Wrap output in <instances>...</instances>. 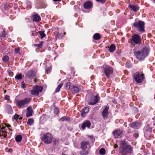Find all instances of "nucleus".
Segmentation results:
<instances>
[{"label": "nucleus", "mask_w": 155, "mask_h": 155, "mask_svg": "<svg viewBox=\"0 0 155 155\" xmlns=\"http://www.w3.org/2000/svg\"><path fill=\"white\" fill-rule=\"evenodd\" d=\"M120 153L122 155H131L133 148L125 141L121 140L120 143Z\"/></svg>", "instance_id": "obj_1"}, {"label": "nucleus", "mask_w": 155, "mask_h": 155, "mask_svg": "<svg viewBox=\"0 0 155 155\" xmlns=\"http://www.w3.org/2000/svg\"><path fill=\"white\" fill-rule=\"evenodd\" d=\"M149 51V49L145 47L143 48L142 50L135 51L134 53L138 59L142 60L148 55Z\"/></svg>", "instance_id": "obj_2"}, {"label": "nucleus", "mask_w": 155, "mask_h": 155, "mask_svg": "<svg viewBox=\"0 0 155 155\" xmlns=\"http://www.w3.org/2000/svg\"><path fill=\"white\" fill-rule=\"evenodd\" d=\"M31 100V98H25L22 100H17L15 102L18 108H23L28 106Z\"/></svg>", "instance_id": "obj_3"}, {"label": "nucleus", "mask_w": 155, "mask_h": 155, "mask_svg": "<svg viewBox=\"0 0 155 155\" xmlns=\"http://www.w3.org/2000/svg\"><path fill=\"white\" fill-rule=\"evenodd\" d=\"M90 142L89 141H86L85 140L82 141L80 143V148L82 150L80 151V154L81 155H87L88 154L87 151H85L87 148V146L89 145Z\"/></svg>", "instance_id": "obj_4"}, {"label": "nucleus", "mask_w": 155, "mask_h": 155, "mask_svg": "<svg viewBox=\"0 0 155 155\" xmlns=\"http://www.w3.org/2000/svg\"><path fill=\"white\" fill-rule=\"evenodd\" d=\"M41 139L45 143L48 144L51 143L52 137L50 133H48L45 134H42L41 137Z\"/></svg>", "instance_id": "obj_5"}, {"label": "nucleus", "mask_w": 155, "mask_h": 155, "mask_svg": "<svg viewBox=\"0 0 155 155\" xmlns=\"http://www.w3.org/2000/svg\"><path fill=\"white\" fill-rule=\"evenodd\" d=\"M144 25L143 21H139L135 22L133 24V26L137 28L140 32H145Z\"/></svg>", "instance_id": "obj_6"}, {"label": "nucleus", "mask_w": 155, "mask_h": 155, "mask_svg": "<svg viewBox=\"0 0 155 155\" xmlns=\"http://www.w3.org/2000/svg\"><path fill=\"white\" fill-rule=\"evenodd\" d=\"M135 80L137 83H141L144 78V74H140L139 72L135 73L134 76Z\"/></svg>", "instance_id": "obj_7"}, {"label": "nucleus", "mask_w": 155, "mask_h": 155, "mask_svg": "<svg viewBox=\"0 0 155 155\" xmlns=\"http://www.w3.org/2000/svg\"><path fill=\"white\" fill-rule=\"evenodd\" d=\"M5 127H1L0 126V136H3L5 138L7 136V133L8 132L7 130H10L9 127H11V126L9 124L6 125Z\"/></svg>", "instance_id": "obj_8"}, {"label": "nucleus", "mask_w": 155, "mask_h": 155, "mask_svg": "<svg viewBox=\"0 0 155 155\" xmlns=\"http://www.w3.org/2000/svg\"><path fill=\"white\" fill-rule=\"evenodd\" d=\"M131 41V43H134L136 45L140 44L141 41L140 36L137 34H135L132 36Z\"/></svg>", "instance_id": "obj_9"}, {"label": "nucleus", "mask_w": 155, "mask_h": 155, "mask_svg": "<svg viewBox=\"0 0 155 155\" xmlns=\"http://www.w3.org/2000/svg\"><path fill=\"white\" fill-rule=\"evenodd\" d=\"M104 72L107 77L109 78H110V74L113 73V70L111 67L108 66L104 69Z\"/></svg>", "instance_id": "obj_10"}, {"label": "nucleus", "mask_w": 155, "mask_h": 155, "mask_svg": "<svg viewBox=\"0 0 155 155\" xmlns=\"http://www.w3.org/2000/svg\"><path fill=\"white\" fill-rule=\"evenodd\" d=\"M98 94L96 95L95 96H91L90 98L89 103L88 104L93 105L96 104L98 101Z\"/></svg>", "instance_id": "obj_11"}, {"label": "nucleus", "mask_w": 155, "mask_h": 155, "mask_svg": "<svg viewBox=\"0 0 155 155\" xmlns=\"http://www.w3.org/2000/svg\"><path fill=\"white\" fill-rule=\"evenodd\" d=\"M109 108L108 107H106L102 112V115L104 119V120L107 119H108V115L109 114V112H108Z\"/></svg>", "instance_id": "obj_12"}, {"label": "nucleus", "mask_w": 155, "mask_h": 155, "mask_svg": "<svg viewBox=\"0 0 155 155\" xmlns=\"http://www.w3.org/2000/svg\"><path fill=\"white\" fill-rule=\"evenodd\" d=\"M113 134L115 137L120 138L122 135V130H117L113 131Z\"/></svg>", "instance_id": "obj_13"}, {"label": "nucleus", "mask_w": 155, "mask_h": 155, "mask_svg": "<svg viewBox=\"0 0 155 155\" xmlns=\"http://www.w3.org/2000/svg\"><path fill=\"white\" fill-rule=\"evenodd\" d=\"M91 125V123L89 120H86L82 124L81 127L82 129L84 130L86 127L89 128Z\"/></svg>", "instance_id": "obj_14"}, {"label": "nucleus", "mask_w": 155, "mask_h": 155, "mask_svg": "<svg viewBox=\"0 0 155 155\" xmlns=\"http://www.w3.org/2000/svg\"><path fill=\"white\" fill-rule=\"evenodd\" d=\"M26 75L29 78H32L35 76V74L33 71L29 70L26 72Z\"/></svg>", "instance_id": "obj_15"}, {"label": "nucleus", "mask_w": 155, "mask_h": 155, "mask_svg": "<svg viewBox=\"0 0 155 155\" xmlns=\"http://www.w3.org/2000/svg\"><path fill=\"white\" fill-rule=\"evenodd\" d=\"M32 115V109L31 107H28L27 108L26 112V117H28Z\"/></svg>", "instance_id": "obj_16"}, {"label": "nucleus", "mask_w": 155, "mask_h": 155, "mask_svg": "<svg viewBox=\"0 0 155 155\" xmlns=\"http://www.w3.org/2000/svg\"><path fill=\"white\" fill-rule=\"evenodd\" d=\"M93 4L91 2L88 1L86 2L84 5V7L86 9H89L92 6Z\"/></svg>", "instance_id": "obj_17"}, {"label": "nucleus", "mask_w": 155, "mask_h": 155, "mask_svg": "<svg viewBox=\"0 0 155 155\" xmlns=\"http://www.w3.org/2000/svg\"><path fill=\"white\" fill-rule=\"evenodd\" d=\"M129 7L132 10L135 12L137 11L139 9V7L138 5H134L131 4L129 5Z\"/></svg>", "instance_id": "obj_18"}, {"label": "nucleus", "mask_w": 155, "mask_h": 155, "mask_svg": "<svg viewBox=\"0 0 155 155\" xmlns=\"http://www.w3.org/2000/svg\"><path fill=\"white\" fill-rule=\"evenodd\" d=\"M140 125L139 123L138 122H134L130 123V127L134 129H137L139 127Z\"/></svg>", "instance_id": "obj_19"}, {"label": "nucleus", "mask_w": 155, "mask_h": 155, "mask_svg": "<svg viewBox=\"0 0 155 155\" xmlns=\"http://www.w3.org/2000/svg\"><path fill=\"white\" fill-rule=\"evenodd\" d=\"M71 91L72 94H74L78 93L79 91V89L77 87L73 86L71 88Z\"/></svg>", "instance_id": "obj_20"}, {"label": "nucleus", "mask_w": 155, "mask_h": 155, "mask_svg": "<svg viewBox=\"0 0 155 155\" xmlns=\"http://www.w3.org/2000/svg\"><path fill=\"white\" fill-rule=\"evenodd\" d=\"M89 111V108L88 107H85L82 110L81 116H84L85 114L87 113Z\"/></svg>", "instance_id": "obj_21"}, {"label": "nucleus", "mask_w": 155, "mask_h": 155, "mask_svg": "<svg viewBox=\"0 0 155 155\" xmlns=\"http://www.w3.org/2000/svg\"><path fill=\"white\" fill-rule=\"evenodd\" d=\"M41 20V18L39 16L38 14H35L33 16V21L38 22Z\"/></svg>", "instance_id": "obj_22"}, {"label": "nucleus", "mask_w": 155, "mask_h": 155, "mask_svg": "<svg viewBox=\"0 0 155 155\" xmlns=\"http://www.w3.org/2000/svg\"><path fill=\"white\" fill-rule=\"evenodd\" d=\"M35 89L37 92L38 94L40 92H41L43 90V88L41 86H38L37 85H35L34 87Z\"/></svg>", "instance_id": "obj_23"}, {"label": "nucleus", "mask_w": 155, "mask_h": 155, "mask_svg": "<svg viewBox=\"0 0 155 155\" xmlns=\"http://www.w3.org/2000/svg\"><path fill=\"white\" fill-rule=\"evenodd\" d=\"M115 45L114 44H112L109 48V51L110 52H113L115 51Z\"/></svg>", "instance_id": "obj_24"}, {"label": "nucleus", "mask_w": 155, "mask_h": 155, "mask_svg": "<svg viewBox=\"0 0 155 155\" xmlns=\"http://www.w3.org/2000/svg\"><path fill=\"white\" fill-rule=\"evenodd\" d=\"M70 118L66 117V116H64L63 117H61L60 119V120L62 121H66L68 122L70 120Z\"/></svg>", "instance_id": "obj_25"}, {"label": "nucleus", "mask_w": 155, "mask_h": 155, "mask_svg": "<svg viewBox=\"0 0 155 155\" xmlns=\"http://www.w3.org/2000/svg\"><path fill=\"white\" fill-rule=\"evenodd\" d=\"M93 38L95 40H98L101 38V37L99 33H96L94 35Z\"/></svg>", "instance_id": "obj_26"}, {"label": "nucleus", "mask_w": 155, "mask_h": 155, "mask_svg": "<svg viewBox=\"0 0 155 155\" xmlns=\"http://www.w3.org/2000/svg\"><path fill=\"white\" fill-rule=\"evenodd\" d=\"M22 138V137L21 135H18L16 137L15 139L17 142H20L21 141Z\"/></svg>", "instance_id": "obj_27"}, {"label": "nucleus", "mask_w": 155, "mask_h": 155, "mask_svg": "<svg viewBox=\"0 0 155 155\" xmlns=\"http://www.w3.org/2000/svg\"><path fill=\"white\" fill-rule=\"evenodd\" d=\"M7 111L8 113L9 114H12L13 112V110L12 108V107L8 105L7 106Z\"/></svg>", "instance_id": "obj_28"}, {"label": "nucleus", "mask_w": 155, "mask_h": 155, "mask_svg": "<svg viewBox=\"0 0 155 155\" xmlns=\"http://www.w3.org/2000/svg\"><path fill=\"white\" fill-rule=\"evenodd\" d=\"M31 94L33 95H36V96L38 95V94L36 90L35 89L34 87L33 88V89L31 90Z\"/></svg>", "instance_id": "obj_29"}, {"label": "nucleus", "mask_w": 155, "mask_h": 155, "mask_svg": "<svg viewBox=\"0 0 155 155\" xmlns=\"http://www.w3.org/2000/svg\"><path fill=\"white\" fill-rule=\"evenodd\" d=\"M14 52L15 53L18 54V55H20L21 54L20 52V48L19 47L16 48H15Z\"/></svg>", "instance_id": "obj_30"}, {"label": "nucleus", "mask_w": 155, "mask_h": 155, "mask_svg": "<svg viewBox=\"0 0 155 155\" xmlns=\"http://www.w3.org/2000/svg\"><path fill=\"white\" fill-rule=\"evenodd\" d=\"M43 43V41H41L39 44H35L34 45L35 47H37L39 48H41Z\"/></svg>", "instance_id": "obj_31"}, {"label": "nucleus", "mask_w": 155, "mask_h": 155, "mask_svg": "<svg viewBox=\"0 0 155 155\" xmlns=\"http://www.w3.org/2000/svg\"><path fill=\"white\" fill-rule=\"evenodd\" d=\"M39 33L40 35L41 38H43L46 36V35L45 34L44 31H41L39 32Z\"/></svg>", "instance_id": "obj_32"}, {"label": "nucleus", "mask_w": 155, "mask_h": 155, "mask_svg": "<svg viewBox=\"0 0 155 155\" xmlns=\"http://www.w3.org/2000/svg\"><path fill=\"white\" fill-rule=\"evenodd\" d=\"M99 153L101 155H104L105 153V150L104 148H101L99 151Z\"/></svg>", "instance_id": "obj_33"}, {"label": "nucleus", "mask_w": 155, "mask_h": 155, "mask_svg": "<svg viewBox=\"0 0 155 155\" xmlns=\"http://www.w3.org/2000/svg\"><path fill=\"white\" fill-rule=\"evenodd\" d=\"M34 120L31 118L28 119L27 124L29 125H31L33 123Z\"/></svg>", "instance_id": "obj_34"}, {"label": "nucleus", "mask_w": 155, "mask_h": 155, "mask_svg": "<svg viewBox=\"0 0 155 155\" xmlns=\"http://www.w3.org/2000/svg\"><path fill=\"white\" fill-rule=\"evenodd\" d=\"M22 75L21 74H19L18 75H16L15 77V78L16 79H17L18 80H20L22 78Z\"/></svg>", "instance_id": "obj_35"}, {"label": "nucleus", "mask_w": 155, "mask_h": 155, "mask_svg": "<svg viewBox=\"0 0 155 155\" xmlns=\"http://www.w3.org/2000/svg\"><path fill=\"white\" fill-rule=\"evenodd\" d=\"M71 85V84L70 82L67 83L65 84V88L67 89H69Z\"/></svg>", "instance_id": "obj_36"}, {"label": "nucleus", "mask_w": 155, "mask_h": 155, "mask_svg": "<svg viewBox=\"0 0 155 155\" xmlns=\"http://www.w3.org/2000/svg\"><path fill=\"white\" fill-rule=\"evenodd\" d=\"M3 60L4 61L7 62L8 60V56H5L3 57Z\"/></svg>", "instance_id": "obj_37"}, {"label": "nucleus", "mask_w": 155, "mask_h": 155, "mask_svg": "<svg viewBox=\"0 0 155 155\" xmlns=\"http://www.w3.org/2000/svg\"><path fill=\"white\" fill-rule=\"evenodd\" d=\"M51 69V68H49V67H47L46 68V71L47 74H48V73H50Z\"/></svg>", "instance_id": "obj_38"}, {"label": "nucleus", "mask_w": 155, "mask_h": 155, "mask_svg": "<svg viewBox=\"0 0 155 155\" xmlns=\"http://www.w3.org/2000/svg\"><path fill=\"white\" fill-rule=\"evenodd\" d=\"M54 113L56 115H57L58 114V107H56L54 110Z\"/></svg>", "instance_id": "obj_39"}, {"label": "nucleus", "mask_w": 155, "mask_h": 155, "mask_svg": "<svg viewBox=\"0 0 155 155\" xmlns=\"http://www.w3.org/2000/svg\"><path fill=\"white\" fill-rule=\"evenodd\" d=\"M6 36L5 32V31H3L2 32V34L1 35V36L2 37H5Z\"/></svg>", "instance_id": "obj_40"}, {"label": "nucleus", "mask_w": 155, "mask_h": 155, "mask_svg": "<svg viewBox=\"0 0 155 155\" xmlns=\"http://www.w3.org/2000/svg\"><path fill=\"white\" fill-rule=\"evenodd\" d=\"M97 2H100L102 4H104L106 2V0H96Z\"/></svg>", "instance_id": "obj_41"}, {"label": "nucleus", "mask_w": 155, "mask_h": 155, "mask_svg": "<svg viewBox=\"0 0 155 155\" xmlns=\"http://www.w3.org/2000/svg\"><path fill=\"white\" fill-rule=\"evenodd\" d=\"M10 96L8 95H5L4 97V99L6 100H9L10 99Z\"/></svg>", "instance_id": "obj_42"}, {"label": "nucleus", "mask_w": 155, "mask_h": 155, "mask_svg": "<svg viewBox=\"0 0 155 155\" xmlns=\"http://www.w3.org/2000/svg\"><path fill=\"white\" fill-rule=\"evenodd\" d=\"M21 87L22 88H24L26 87L25 84H24L23 82H22L21 83Z\"/></svg>", "instance_id": "obj_43"}, {"label": "nucleus", "mask_w": 155, "mask_h": 155, "mask_svg": "<svg viewBox=\"0 0 155 155\" xmlns=\"http://www.w3.org/2000/svg\"><path fill=\"white\" fill-rule=\"evenodd\" d=\"M8 71L10 76H12L13 75V73L12 72L10 71Z\"/></svg>", "instance_id": "obj_44"}, {"label": "nucleus", "mask_w": 155, "mask_h": 155, "mask_svg": "<svg viewBox=\"0 0 155 155\" xmlns=\"http://www.w3.org/2000/svg\"><path fill=\"white\" fill-rule=\"evenodd\" d=\"M18 115L17 114H15V115L14 116V119H17L18 118Z\"/></svg>", "instance_id": "obj_45"}, {"label": "nucleus", "mask_w": 155, "mask_h": 155, "mask_svg": "<svg viewBox=\"0 0 155 155\" xmlns=\"http://www.w3.org/2000/svg\"><path fill=\"white\" fill-rule=\"evenodd\" d=\"M63 85V83H61L59 85V91H60V89L62 87Z\"/></svg>", "instance_id": "obj_46"}, {"label": "nucleus", "mask_w": 155, "mask_h": 155, "mask_svg": "<svg viewBox=\"0 0 155 155\" xmlns=\"http://www.w3.org/2000/svg\"><path fill=\"white\" fill-rule=\"evenodd\" d=\"M65 34V32H64L63 34H59V36L60 37H63L64 35Z\"/></svg>", "instance_id": "obj_47"}, {"label": "nucleus", "mask_w": 155, "mask_h": 155, "mask_svg": "<svg viewBox=\"0 0 155 155\" xmlns=\"http://www.w3.org/2000/svg\"><path fill=\"white\" fill-rule=\"evenodd\" d=\"M36 34V33L35 31H31V35L32 36H35Z\"/></svg>", "instance_id": "obj_48"}, {"label": "nucleus", "mask_w": 155, "mask_h": 155, "mask_svg": "<svg viewBox=\"0 0 155 155\" xmlns=\"http://www.w3.org/2000/svg\"><path fill=\"white\" fill-rule=\"evenodd\" d=\"M118 147V145L117 144H115L114 146V147L115 149L117 148Z\"/></svg>", "instance_id": "obj_49"}, {"label": "nucleus", "mask_w": 155, "mask_h": 155, "mask_svg": "<svg viewBox=\"0 0 155 155\" xmlns=\"http://www.w3.org/2000/svg\"><path fill=\"white\" fill-rule=\"evenodd\" d=\"M58 92V87L56 88L54 93H57Z\"/></svg>", "instance_id": "obj_50"}, {"label": "nucleus", "mask_w": 155, "mask_h": 155, "mask_svg": "<svg viewBox=\"0 0 155 155\" xmlns=\"http://www.w3.org/2000/svg\"><path fill=\"white\" fill-rule=\"evenodd\" d=\"M48 49L49 51H50L51 50V48L50 47H49L48 48Z\"/></svg>", "instance_id": "obj_51"}, {"label": "nucleus", "mask_w": 155, "mask_h": 155, "mask_svg": "<svg viewBox=\"0 0 155 155\" xmlns=\"http://www.w3.org/2000/svg\"><path fill=\"white\" fill-rule=\"evenodd\" d=\"M9 151L10 152H11L12 151V150L11 149H10L9 150Z\"/></svg>", "instance_id": "obj_52"}, {"label": "nucleus", "mask_w": 155, "mask_h": 155, "mask_svg": "<svg viewBox=\"0 0 155 155\" xmlns=\"http://www.w3.org/2000/svg\"><path fill=\"white\" fill-rule=\"evenodd\" d=\"M27 8H28H28H31V6H28L27 7Z\"/></svg>", "instance_id": "obj_53"}, {"label": "nucleus", "mask_w": 155, "mask_h": 155, "mask_svg": "<svg viewBox=\"0 0 155 155\" xmlns=\"http://www.w3.org/2000/svg\"><path fill=\"white\" fill-rule=\"evenodd\" d=\"M61 155H66V154H65V153H62Z\"/></svg>", "instance_id": "obj_54"}, {"label": "nucleus", "mask_w": 155, "mask_h": 155, "mask_svg": "<svg viewBox=\"0 0 155 155\" xmlns=\"http://www.w3.org/2000/svg\"><path fill=\"white\" fill-rule=\"evenodd\" d=\"M113 102L114 103H115V104H116V103H117V102H116L115 101H113Z\"/></svg>", "instance_id": "obj_55"}, {"label": "nucleus", "mask_w": 155, "mask_h": 155, "mask_svg": "<svg viewBox=\"0 0 155 155\" xmlns=\"http://www.w3.org/2000/svg\"><path fill=\"white\" fill-rule=\"evenodd\" d=\"M149 131H151V130H152L151 129H149Z\"/></svg>", "instance_id": "obj_56"}, {"label": "nucleus", "mask_w": 155, "mask_h": 155, "mask_svg": "<svg viewBox=\"0 0 155 155\" xmlns=\"http://www.w3.org/2000/svg\"><path fill=\"white\" fill-rule=\"evenodd\" d=\"M53 0L55 2L58 1V0Z\"/></svg>", "instance_id": "obj_57"}, {"label": "nucleus", "mask_w": 155, "mask_h": 155, "mask_svg": "<svg viewBox=\"0 0 155 155\" xmlns=\"http://www.w3.org/2000/svg\"><path fill=\"white\" fill-rule=\"evenodd\" d=\"M48 58H50V55H48Z\"/></svg>", "instance_id": "obj_58"}, {"label": "nucleus", "mask_w": 155, "mask_h": 155, "mask_svg": "<svg viewBox=\"0 0 155 155\" xmlns=\"http://www.w3.org/2000/svg\"><path fill=\"white\" fill-rule=\"evenodd\" d=\"M56 38H57L58 35H57V36H56Z\"/></svg>", "instance_id": "obj_59"}, {"label": "nucleus", "mask_w": 155, "mask_h": 155, "mask_svg": "<svg viewBox=\"0 0 155 155\" xmlns=\"http://www.w3.org/2000/svg\"><path fill=\"white\" fill-rule=\"evenodd\" d=\"M71 155H74V154L73 153H72Z\"/></svg>", "instance_id": "obj_60"}, {"label": "nucleus", "mask_w": 155, "mask_h": 155, "mask_svg": "<svg viewBox=\"0 0 155 155\" xmlns=\"http://www.w3.org/2000/svg\"><path fill=\"white\" fill-rule=\"evenodd\" d=\"M153 125H155V123L153 124Z\"/></svg>", "instance_id": "obj_61"}, {"label": "nucleus", "mask_w": 155, "mask_h": 155, "mask_svg": "<svg viewBox=\"0 0 155 155\" xmlns=\"http://www.w3.org/2000/svg\"><path fill=\"white\" fill-rule=\"evenodd\" d=\"M61 0H59V2L60 1H61Z\"/></svg>", "instance_id": "obj_62"}, {"label": "nucleus", "mask_w": 155, "mask_h": 155, "mask_svg": "<svg viewBox=\"0 0 155 155\" xmlns=\"http://www.w3.org/2000/svg\"><path fill=\"white\" fill-rule=\"evenodd\" d=\"M153 0L154 1H155V0Z\"/></svg>", "instance_id": "obj_63"}]
</instances>
